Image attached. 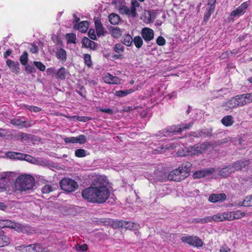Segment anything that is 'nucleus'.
<instances>
[{"label":"nucleus","instance_id":"f257e3e1","mask_svg":"<svg viewBox=\"0 0 252 252\" xmlns=\"http://www.w3.org/2000/svg\"><path fill=\"white\" fill-rule=\"evenodd\" d=\"M108 182L105 177L96 176L91 186L83 189L82 196L84 199L93 203H102L109 198Z\"/></svg>","mask_w":252,"mask_h":252},{"label":"nucleus","instance_id":"f03ea898","mask_svg":"<svg viewBox=\"0 0 252 252\" xmlns=\"http://www.w3.org/2000/svg\"><path fill=\"white\" fill-rule=\"evenodd\" d=\"M210 146L208 142L198 143L193 146L186 147L182 150H178L177 154L182 157L198 155L207 150Z\"/></svg>","mask_w":252,"mask_h":252},{"label":"nucleus","instance_id":"7ed1b4c3","mask_svg":"<svg viewBox=\"0 0 252 252\" xmlns=\"http://www.w3.org/2000/svg\"><path fill=\"white\" fill-rule=\"evenodd\" d=\"M34 183V178L30 175L19 176L16 181V188L22 191L31 189Z\"/></svg>","mask_w":252,"mask_h":252},{"label":"nucleus","instance_id":"20e7f679","mask_svg":"<svg viewBox=\"0 0 252 252\" xmlns=\"http://www.w3.org/2000/svg\"><path fill=\"white\" fill-rule=\"evenodd\" d=\"M116 3L121 4L119 10L120 13L126 14L128 16L135 17L137 15L136 9L139 6V3L136 0H132L131 1V7L129 8L126 5H123L125 0H115Z\"/></svg>","mask_w":252,"mask_h":252},{"label":"nucleus","instance_id":"39448f33","mask_svg":"<svg viewBox=\"0 0 252 252\" xmlns=\"http://www.w3.org/2000/svg\"><path fill=\"white\" fill-rule=\"evenodd\" d=\"M61 189L67 192H73L78 188L77 183L70 178H63L60 182Z\"/></svg>","mask_w":252,"mask_h":252},{"label":"nucleus","instance_id":"423d86ee","mask_svg":"<svg viewBox=\"0 0 252 252\" xmlns=\"http://www.w3.org/2000/svg\"><path fill=\"white\" fill-rule=\"evenodd\" d=\"M181 240L183 243H187L194 247H202L203 243L198 237L195 236H183Z\"/></svg>","mask_w":252,"mask_h":252},{"label":"nucleus","instance_id":"0eeeda50","mask_svg":"<svg viewBox=\"0 0 252 252\" xmlns=\"http://www.w3.org/2000/svg\"><path fill=\"white\" fill-rule=\"evenodd\" d=\"M240 100V96L239 95H237L235 97H232L226 103L223 104L222 106L224 110L226 111L231 110L239 106H242L241 102Z\"/></svg>","mask_w":252,"mask_h":252},{"label":"nucleus","instance_id":"6e6552de","mask_svg":"<svg viewBox=\"0 0 252 252\" xmlns=\"http://www.w3.org/2000/svg\"><path fill=\"white\" fill-rule=\"evenodd\" d=\"M193 123H189L188 124H183L179 126H172L168 127L166 130L168 132V136L170 133H176L181 132L183 130L189 129L192 126Z\"/></svg>","mask_w":252,"mask_h":252},{"label":"nucleus","instance_id":"1a4fd4ad","mask_svg":"<svg viewBox=\"0 0 252 252\" xmlns=\"http://www.w3.org/2000/svg\"><path fill=\"white\" fill-rule=\"evenodd\" d=\"M113 225L114 227H124L130 230L137 229L139 226L137 224L134 222L123 220L114 221Z\"/></svg>","mask_w":252,"mask_h":252},{"label":"nucleus","instance_id":"9d476101","mask_svg":"<svg viewBox=\"0 0 252 252\" xmlns=\"http://www.w3.org/2000/svg\"><path fill=\"white\" fill-rule=\"evenodd\" d=\"M0 227L5 228L9 227L10 228H17V231L23 232L24 230L22 228L21 224L19 223H16L9 220H0Z\"/></svg>","mask_w":252,"mask_h":252},{"label":"nucleus","instance_id":"9b49d317","mask_svg":"<svg viewBox=\"0 0 252 252\" xmlns=\"http://www.w3.org/2000/svg\"><path fill=\"white\" fill-rule=\"evenodd\" d=\"M248 6L249 4L247 2L242 3L237 8L231 12L230 17L234 18L235 17H239L243 15L246 12Z\"/></svg>","mask_w":252,"mask_h":252},{"label":"nucleus","instance_id":"f8f14e48","mask_svg":"<svg viewBox=\"0 0 252 252\" xmlns=\"http://www.w3.org/2000/svg\"><path fill=\"white\" fill-rule=\"evenodd\" d=\"M168 179L169 180H172L176 182H179L185 179L182 173L179 168L175 169L171 171L168 175Z\"/></svg>","mask_w":252,"mask_h":252},{"label":"nucleus","instance_id":"ddd939ff","mask_svg":"<svg viewBox=\"0 0 252 252\" xmlns=\"http://www.w3.org/2000/svg\"><path fill=\"white\" fill-rule=\"evenodd\" d=\"M251 163L250 160L244 159L235 162L231 165V171L235 172L248 166Z\"/></svg>","mask_w":252,"mask_h":252},{"label":"nucleus","instance_id":"4468645a","mask_svg":"<svg viewBox=\"0 0 252 252\" xmlns=\"http://www.w3.org/2000/svg\"><path fill=\"white\" fill-rule=\"evenodd\" d=\"M141 35L146 42H149L154 37V31L149 28H144L142 30Z\"/></svg>","mask_w":252,"mask_h":252},{"label":"nucleus","instance_id":"2eb2a0df","mask_svg":"<svg viewBox=\"0 0 252 252\" xmlns=\"http://www.w3.org/2000/svg\"><path fill=\"white\" fill-rule=\"evenodd\" d=\"M191 166L192 164L190 162H185L179 166L178 168L185 179L189 176Z\"/></svg>","mask_w":252,"mask_h":252},{"label":"nucleus","instance_id":"dca6fc26","mask_svg":"<svg viewBox=\"0 0 252 252\" xmlns=\"http://www.w3.org/2000/svg\"><path fill=\"white\" fill-rule=\"evenodd\" d=\"M104 81L108 84H120L121 80L116 76H114L108 73L103 78Z\"/></svg>","mask_w":252,"mask_h":252},{"label":"nucleus","instance_id":"f3484780","mask_svg":"<svg viewBox=\"0 0 252 252\" xmlns=\"http://www.w3.org/2000/svg\"><path fill=\"white\" fill-rule=\"evenodd\" d=\"M6 65L9 67L10 70L15 73L18 74L20 72L19 64L18 62H15L10 60L6 61Z\"/></svg>","mask_w":252,"mask_h":252},{"label":"nucleus","instance_id":"a211bd4d","mask_svg":"<svg viewBox=\"0 0 252 252\" xmlns=\"http://www.w3.org/2000/svg\"><path fill=\"white\" fill-rule=\"evenodd\" d=\"M226 196L224 193L213 194L210 195L209 200L211 202H217L218 201H224L226 199Z\"/></svg>","mask_w":252,"mask_h":252},{"label":"nucleus","instance_id":"6ab92c4d","mask_svg":"<svg viewBox=\"0 0 252 252\" xmlns=\"http://www.w3.org/2000/svg\"><path fill=\"white\" fill-rule=\"evenodd\" d=\"M242 106L252 102V93L239 95Z\"/></svg>","mask_w":252,"mask_h":252},{"label":"nucleus","instance_id":"aec40b11","mask_svg":"<svg viewBox=\"0 0 252 252\" xmlns=\"http://www.w3.org/2000/svg\"><path fill=\"white\" fill-rule=\"evenodd\" d=\"M89 27V23L87 21H82L78 24L74 26V29L79 30L81 32H86Z\"/></svg>","mask_w":252,"mask_h":252},{"label":"nucleus","instance_id":"412c9836","mask_svg":"<svg viewBox=\"0 0 252 252\" xmlns=\"http://www.w3.org/2000/svg\"><path fill=\"white\" fill-rule=\"evenodd\" d=\"M94 24L97 35L98 36L103 35L105 29L102 26L100 20L97 19H94Z\"/></svg>","mask_w":252,"mask_h":252},{"label":"nucleus","instance_id":"4be33fe9","mask_svg":"<svg viewBox=\"0 0 252 252\" xmlns=\"http://www.w3.org/2000/svg\"><path fill=\"white\" fill-rule=\"evenodd\" d=\"M211 173V171L208 169L199 170L193 173V177L194 179L203 178L209 175Z\"/></svg>","mask_w":252,"mask_h":252},{"label":"nucleus","instance_id":"5701e85b","mask_svg":"<svg viewBox=\"0 0 252 252\" xmlns=\"http://www.w3.org/2000/svg\"><path fill=\"white\" fill-rule=\"evenodd\" d=\"M221 123L226 126H232L234 123L232 116L228 115L224 117L221 120Z\"/></svg>","mask_w":252,"mask_h":252},{"label":"nucleus","instance_id":"b1692460","mask_svg":"<svg viewBox=\"0 0 252 252\" xmlns=\"http://www.w3.org/2000/svg\"><path fill=\"white\" fill-rule=\"evenodd\" d=\"M176 147V146H174L173 145H165V146H162L160 147H158L157 149H155L154 150V153L155 154H162L164 152L166 151L167 149H169L170 148L173 149Z\"/></svg>","mask_w":252,"mask_h":252},{"label":"nucleus","instance_id":"393cba45","mask_svg":"<svg viewBox=\"0 0 252 252\" xmlns=\"http://www.w3.org/2000/svg\"><path fill=\"white\" fill-rule=\"evenodd\" d=\"M83 45L86 48L94 49L95 46V43L87 37H84L82 40Z\"/></svg>","mask_w":252,"mask_h":252},{"label":"nucleus","instance_id":"a878e982","mask_svg":"<svg viewBox=\"0 0 252 252\" xmlns=\"http://www.w3.org/2000/svg\"><path fill=\"white\" fill-rule=\"evenodd\" d=\"M56 56L61 61L65 62L66 60V51L63 49L61 48L57 51Z\"/></svg>","mask_w":252,"mask_h":252},{"label":"nucleus","instance_id":"bb28decb","mask_svg":"<svg viewBox=\"0 0 252 252\" xmlns=\"http://www.w3.org/2000/svg\"><path fill=\"white\" fill-rule=\"evenodd\" d=\"M238 205L245 207H249L252 206V195L247 196L245 198L243 202H240Z\"/></svg>","mask_w":252,"mask_h":252},{"label":"nucleus","instance_id":"cd10ccee","mask_svg":"<svg viewBox=\"0 0 252 252\" xmlns=\"http://www.w3.org/2000/svg\"><path fill=\"white\" fill-rule=\"evenodd\" d=\"M109 20L112 24L117 25L119 23L120 21V18L118 15L112 13L109 16Z\"/></svg>","mask_w":252,"mask_h":252},{"label":"nucleus","instance_id":"c85d7f7f","mask_svg":"<svg viewBox=\"0 0 252 252\" xmlns=\"http://www.w3.org/2000/svg\"><path fill=\"white\" fill-rule=\"evenodd\" d=\"M67 73H68L64 67H61L59 69L56 74L58 78H60L61 80H64L65 79Z\"/></svg>","mask_w":252,"mask_h":252},{"label":"nucleus","instance_id":"c756f323","mask_svg":"<svg viewBox=\"0 0 252 252\" xmlns=\"http://www.w3.org/2000/svg\"><path fill=\"white\" fill-rule=\"evenodd\" d=\"M134 92L133 89H128L123 91H118L115 93V95L118 97L125 96Z\"/></svg>","mask_w":252,"mask_h":252},{"label":"nucleus","instance_id":"7c9ffc66","mask_svg":"<svg viewBox=\"0 0 252 252\" xmlns=\"http://www.w3.org/2000/svg\"><path fill=\"white\" fill-rule=\"evenodd\" d=\"M6 156L11 159H18L21 160L22 158V154L19 153L9 152L6 153Z\"/></svg>","mask_w":252,"mask_h":252},{"label":"nucleus","instance_id":"2f4dec72","mask_svg":"<svg viewBox=\"0 0 252 252\" xmlns=\"http://www.w3.org/2000/svg\"><path fill=\"white\" fill-rule=\"evenodd\" d=\"M110 32L113 37L116 38H119L122 35V32L119 28H113L110 30Z\"/></svg>","mask_w":252,"mask_h":252},{"label":"nucleus","instance_id":"473e14b6","mask_svg":"<svg viewBox=\"0 0 252 252\" xmlns=\"http://www.w3.org/2000/svg\"><path fill=\"white\" fill-rule=\"evenodd\" d=\"M9 238L5 235L0 236V247L7 246L10 243Z\"/></svg>","mask_w":252,"mask_h":252},{"label":"nucleus","instance_id":"72a5a7b5","mask_svg":"<svg viewBox=\"0 0 252 252\" xmlns=\"http://www.w3.org/2000/svg\"><path fill=\"white\" fill-rule=\"evenodd\" d=\"M231 165H229L226 167L223 168L220 171V174L224 177L229 176L231 173L234 172L231 171Z\"/></svg>","mask_w":252,"mask_h":252},{"label":"nucleus","instance_id":"f704fd0d","mask_svg":"<svg viewBox=\"0 0 252 252\" xmlns=\"http://www.w3.org/2000/svg\"><path fill=\"white\" fill-rule=\"evenodd\" d=\"M231 212L233 220L241 219L245 216V214L244 212H242L240 210L232 211Z\"/></svg>","mask_w":252,"mask_h":252},{"label":"nucleus","instance_id":"c9c22d12","mask_svg":"<svg viewBox=\"0 0 252 252\" xmlns=\"http://www.w3.org/2000/svg\"><path fill=\"white\" fill-rule=\"evenodd\" d=\"M133 42V39L130 35L126 34L123 37V43L127 46H130Z\"/></svg>","mask_w":252,"mask_h":252},{"label":"nucleus","instance_id":"e433bc0d","mask_svg":"<svg viewBox=\"0 0 252 252\" xmlns=\"http://www.w3.org/2000/svg\"><path fill=\"white\" fill-rule=\"evenodd\" d=\"M54 189L55 188L53 186L50 185H45L42 187L41 191L44 194H48L53 191Z\"/></svg>","mask_w":252,"mask_h":252},{"label":"nucleus","instance_id":"4c0bfd02","mask_svg":"<svg viewBox=\"0 0 252 252\" xmlns=\"http://www.w3.org/2000/svg\"><path fill=\"white\" fill-rule=\"evenodd\" d=\"M214 10L215 8L213 7H208L207 8L204 17L205 21H208L209 20L211 14L214 12Z\"/></svg>","mask_w":252,"mask_h":252},{"label":"nucleus","instance_id":"58836bf2","mask_svg":"<svg viewBox=\"0 0 252 252\" xmlns=\"http://www.w3.org/2000/svg\"><path fill=\"white\" fill-rule=\"evenodd\" d=\"M133 42H134L135 46L137 48H140L143 44L142 38L140 36H136L134 37L133 39Z\"/></svg>","mask_w":252,"mask_h":252},{"label":"nucleus","instance_id":"ea45409f","mask_svg":"<svg viewBox=\"0 0 252 252\" xmlns=\"http://www.w3.org/2000/svg\"><path fill=\"white\" fill-rule=\"evenodd\" d=\"M195 222L201 223H205L207 222H212V217L211 216H207L205 217L202 219H197L195 220Z\"/></svg>","mask_w":252,"mask_h":252},{"label":"nucleus","instance_id":"a19ab883","mask_svg":"<svg viewBox=\"0 0 252 252\" xmlns=\"http://www.w3.org/2000/svg\"><path fill=\"white\" fill-rule=\"evenodd\" d=\"M74 248L77 251L79 252H82L87 250L88 246L86 244H84L83 245L77 244L74 247Z\"/></svg>","mask_w":252,"mask_h":252},{"label":"nucleus","instance_id":"79ce46f5","mask_svg":"<svg viewBox=\"0 0 252 252\" xmlns=\"http://www.w3.org/2000/svg\"><path fill=\"white\" fill-rule=\"evenodd\" d=\"M10 123L11 124L17 126H25L24 125L25 122V121H22L19 119H13L12 120H11Z\"/></svg>","mask_w":252,"mask_h":252},{"label":"nucleus","instance_id":"37998d69","mask_svg":"<svg viewBox=\"0 0 252 252\" xmlns=\"http://www.w3.org/2000/svg\"><path fill=\"white\" fill-rule=\"evenodd\" d=\"M68 43H75L76 36L74 33H67L66 35Z\"/></svg>","mask_w":252,"mask_h":252},{"label":"nucleus","instance_id":"c03bdc74","mask_svg":"<svg viewBox=\"0 0 252 252\" xmlns=\"http://www.w3.org/2000/svg\"><path fill=\"white\" fill-rule=\"evenodd\" d=\"M84 62L86 65L91 67L92 65L91 57L89 54H86L84 56Z\"/></svg>","mask_w":252,"mask_h":252},{"label":"nucleus","instance_id":"a18cd8bd","mask_svg":"<svg viewBox=\"0 0 252 252\" xmlns=\"http://www.w3.org/2000/svg\"><path fill=\"white\" fill-rule=\"evenodd\" d=\"M36 244H32L25 247L23 249L24 252H36L35 250Z\"/></svg>","mask_w":252,"mask_h":252},{"label":"nucleus","instance_id":"49530a36","mask_svg":"<svg viewBox=\"0 0 252 252\" xmlns=\"http://www.w3.org/2000/svg\"><path fill=\"white\" fill-rule=\"evenodd\" d=\"M20 61L22 64L25 65L28 62V53L25 52L20 57Z\"/></svg>","mask_w":252,"mask_h":252},{"label":"nucleus","instance_id":"de8ad7c7","mask_svg":"<svg viewBox=\"0 0 252 252\" xmlns=\"http://www.w3.org/2000/svg\"><path fill=\"white\" fill-rule=\"evenodd\" d=\"M76 143L84 144L86 142V137L84 135H80L77 137H75Z\"/></svg>","mask_w":252,"mask_h":252},{"label":"nucleus","instance_id":"09e8293b","mask_svg":"<svg viewBox=\"0 0 252 252\" xmlns=\"http://www.w3.org/2000/svg\"><path fill=\"white\" fill-rule=\"evenodd\" d=\"M212 220L217 222L223 221V213H219L212 216Z\"/></svg>","mask_w":252,"mask_h":252},{"label":"nucleus","instance_id":"8fccbe9b","mask_svg":"<svg viewBox=\"0 0 252 252\" xmlns=\"http://www.w3.org/2000/svg\"><path fill=\"white\" fill-rule=\"evenodd\" d=\"M86 155V151L82 149H77L75 152V155L78 158L84 157Z\"/></svg>","mask_w":252,"mask_h":252},{"label":"nucleus","instance_id":"3c124183","mask_svg":"<svg viewBox=\"0 0 252 252\" xmlns=\"http://www.w3.org/2000/svg\"><path fill=\"white\" fill-rule=\"evenodd\" d=\"M21 160H25L32 163L34 162L36 160V159L26 154H22V158Z\"/></svg>","mask_w":252,"mask_h":252},{"label":"nucleus","instance_id":"603ef678","mask_svg":"<svg viewBox=\"0 0 252 252\" xmlns=\"http://www.w3.org/2000/svg\"><path fill=\"white\" fill-rule=\"evenodd\" d=\"M33 64L40 71H44L45 70L46 66L41 62L34 61Z\"/></svg>","mask_w":252,"mask_h":252},{"label":"nucleus","instance_id":"864d4df0","mask_svg":"<svg viewBox=\"0 0 252 252\" xmlns=\"http://www.w3.org/2000/svg\"><path fill=\"white\" fill-rule=\"evenodd\" d=\"M114 50L118 53H122L124 51V46L121 43H118L114 46Z\"/></svg>","mask_w":252,"mask_h":252},{"label":"nucleus","instance_id":"5fc2aeb1","mask_svg":"<svg viewBox=\"0 0 252 252\" xmlns=\"http://www.w3.org/2000/svg\"><path fill=\"white\" fill-rule=\"evenodd\" d=\"M223 221L224 220H232V215L231 212H225L223 213Z\"/></svg>","mask_w":252,"mask_h":252},{"label":"nucleus","instance_id":"6e6d98bb","mask_svg":"<svg viewBox=\"0 0 252 252\" xmlns=\"http://www.w3.org/2000/svg\"><path fill=\"white\" fill-rule=\"evenodd\" d=\"M25 65V70L27 73H32L36 72L35 68L32 65L30 64H26Z\"/></svg>","mask_w":252,"mask_h":252},{"label":"nucleus","instance_id":"4d7b16f0","mask_svg":"<svg viewBox=\"0 0 252 252\" xmlns=\"http://www.w3.org/2000/svg\"><path fill=\"white\" fill-rule=\"evenodd\" d=\"M73 117L77 121L84 122H87L91 119L89 117L85 116H74Z\"/></svg>","mask_w":252,"mask_h":252},{"label":"nucleus","instance_id":"13d9d810","mask_svg":"<svg viewBox=\"0 0 252 252\" xmlns=\"http://www.w3.org/2000/svg\"><path fill=\"white\" fill-rule=\"evenodd\" d=\"M156 136L157 137L168 136V132L165 129L160 130L156 133Z\"/></svg>","mask_w":252,"mask_h":252},{"label":"nucleus","instance_id":"bf43d9fd","mask_svg":"<svg viewBox=\"0 0 252 252\" xmlns=\"http://www.w3.org/2000/svg\"><path fill=\"white\" fill-rule=\"evenodd\" d=\"M156 42L159 46H163L165 44V40L162 36H158Z\"/></svg>","mask_w":252,"mask_h":252},{"label":"nucleus","instance_id":"052dcab7","mask_svg":"<svg viewBox=\"0 0 252 252\" xmlns=\"http://www.w3.org/2000/svg\"><path fill=\"white\" fill-rule=\"evenodd\" d=\"M36 252H48V250L46 248H44L42 246L39 244H36V248L35 249Z\"/></svg>","mask_w":252,"mask_h":252},{"label":"nucleus","instance_id":"680f3d73","mask_svg":"<svg viewBox=\"0 0 252 252\" xmlns=\"http://www.w3.org/2000/svg\"><path fill=\"white\" fill-rule=\"evenodd\" d=\"M75 137H65L64 139V141L66 143H76Z\"/></svg>","mask_w":252,"mask_h":252},{"label":"nucleus","instance_id":"e2e57ef3","mask_svg":"<svg viewBox=\"0 0 252 252\" xmlns=\"http://www.w3.org/2000/svg\"><path fill=\"white\" fill-rule=\"evenodd\" d=\"M89 37L93 40L96 39V35L95 34V31L94 29H90L88 33Z\"/></svg>","mask_w":252,"mask_h":252},{"label":"nucleus","instance_id":"0e129e2a","mask_svg":"<svg viewBox=\"0 0 252 252\" xmlns=\"http://www.w3.org/2000/svg\"><path fill=\"white\" fill-rule=\"evenodd\" d=\"M38 51V48L37 46L33 44H32L31 47L30 48V51L33 54L37 53Z\"/></svg>","mask_w":252,"mask_h":252},{"label":"nucleus","instance_id":"69168bd1","mask_svg":"<svg viewBox=\"0 0 252 252\" xmlns=\"http://www.w3.org/2000/svg\"><path fill=\"white\" fill-rule=\"evenodd\" d=\"M220 252H230V249L225 245L221 246L220 250Z\"/></svg>","mask_w":252,"mask_h":252},{"label":"nucleus","instance_id":"338daca9","mask_svg":"<svg viewBox=\"0 0 252 252\" xmlns=\"http://www.w3.org/2000/svg\"><path fill=\"white\" fill-rule=\"evenodd\" d=\"M100 111L110 114H112L113 113V110L109 108L100 109Z\"/></svg>","mask_w":252,"mask_h":252},{"label":"nucleus","instance_id":"774afa93","mask_svg":"<svg viewBox=\"0 0 252 252\" xmlns=\"http://www.w3.org/2000/svg\"><path fill=\"white\" fill-rule=\"evenodd\" d=\"M216 0H208L207 5L208 7H213L215 8V3Z\"/></svg>","mask_w":252,"mask_h":252}]
</instances>
